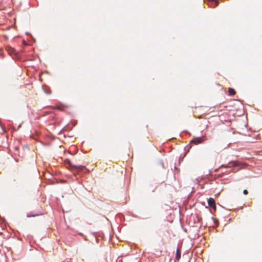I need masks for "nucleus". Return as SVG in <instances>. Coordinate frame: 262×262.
<instances>
[{"label":"nucleus","instance_id":"1","mask_svg":"<svg viewBox=\"0 0 262 262\" xmlns=\"http://www.w3.org/2000/svg\"><path fill=\"white\" fill-rule=\"evenodd\" d=\"M245 166V164L241 163L239 161H232L230 162L228 165H222L221 167L229 168V167H239L241 168H243Z\"/></svg>","mask_w":262,"mask_h":262},{"label":"nucleus","instance_id":"2","mask_svg":"<svg viewBox=\"0 0 262 262\" xmlns=\"http://www.w3.org/2000/svg\"><path fill=\"white\" fill-rule=\"evenodd\" d=\"M205 140V138L204 137H196L194 138L190 142V143H193L194 144H198L202 143Z\"/></svg>","mask_w":262,"mask_h":262},{"label":"nucleus","instance_id":"3","mask_svg":"<svg viewBox=\"0 0 262 262\" xmlns=\"http://www.w3.org/2000/svg\"><path fill=\"white\" fill-rule=\"evenodd\" d=\"M70 166L73 168L74 169H75L77 171H80L83 170L85 168L84 166L79 165H73L71 163L70 164Z\"/></svg>","mask_w":262,"mask_h":262},{"label":"nucleus","instance_id":"4","mask_svg":"<svg viewBox=\"0 0 262 262\" xmlns=\"http://www.w3.org/2000/svg\"><path fill=\"white\" fill-rule=\"evenodd\" d=\"M208 204L211 207L215 208V201L213 198H210L208 200Z\"/></svg>","mask_w":262,"mask_h":262},{"label":"nucleus","instance_id":"5","mask_svg":"<svg viewBox=\"0 0 262 262\" xmlns=\"http://www.w3.org/2000/svg\"><path fill=\"white\" fill-rule=\"evenodd\" d=\"M42 214V213H36V214H33L32 213H28L27 215V216L28 217H35V216L41 215Z\"/></svg>","mask_w":262,"mask_h":262},{"label":"nucleus","instance_id":"6","mask_svg":"<svg viewBox=\"0 0 262 262\" xmlns=\"http://www.w3.org/2000/svg\"><path fill=\"white\" fill-rule=\"evenodd\" d=\"M181 257V252L179 249H177L176 251V259L177 260H179Z\"/></svg>","mask_w":262,"mask_h":262},{"label":"nucleus","instance_id":"7","mask_svg":"<svg viewBox=\"0 0 262 262\" xmlns=\"http://www.w3.org/2000/svg\"><path fill=\"white\" fill-rule=\"evenodd\" d=\"M228 93L230 96H233L235 94V90L232 88H229Z\"/></svg>","mask_w":262,"mask_h":262},{"label":"nucleus","instance_id":"8","mask_svg":"<svg viewBox=\"0 0 262 262\" xmlns=\"http://www.w3.org/2000/svg\"><path fill=\"white\" fill-rule=\"evenodd\" d=\"M8 52H9L10 54H13L15 53V50L13 49V48H9L8 49Z\"/></svg>","mask_w":262,"mask_h":262},{"label":"nucleus","instance_id":"9","mask_svg":"<svg viewBox=\"0 0 262 262\" xmlns=\"http://www.w3.org/2000/svg\"><path fill=\"white\" fill-rule=\"evenodd\" d=\"M63 107L64 106L63 105H57L56 106H55V108L60 111H63Z\"/></svg>","mask_w":262,"mask_h":262},{"label":"nucleus","instance_id":"10","mask_svg":"<svg viewBox=\"0 0 262 262\" xmlns=\"http://www.w3.org/2000/svg\"><path fill=\"white\" fill-rule=\"evenodd\" d=\"M243 193L245 195L247 194L248 193V191L246 189L244 190Z\"/></svg>","mask_w":262,"mask_h":262}]
</instances>
